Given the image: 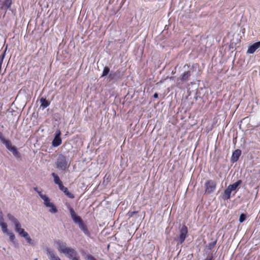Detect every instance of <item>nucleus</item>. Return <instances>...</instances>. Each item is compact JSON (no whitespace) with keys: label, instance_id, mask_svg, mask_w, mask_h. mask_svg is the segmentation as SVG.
<instances>
[{"label":"nucleus","instance_id":"obj_22","mask_svg":"<svg viewBox=\"0 0 260 260\" xmlns=\"http://www.w3.org/2000/svg\"><path fill=\"white\" fill-rule=\"evenodd\" d=\"M110 72V68L107 66L105 67L101 77L109 75Z\"/></svg>","mask_w":260,"mask_h":260},{"label":"nucleus","instance_id":"obj_19","mask_svg":"<svg viewBox=\"0 0 260 260\" xmlns=\"http://www.w3.org/2000/svg\"><path fill=\"white\" fill-rule=\"evenodd\" d=\"M41 107H42L43 109L48 107L50 105V102L47 101L46 98H41L40 99Z\"/></svg>","mask_w":260,"mask_h":260},{"label":"nucleus","instance_id":"obj_13","mask_svg":"<svg viewBox=\"0 0 260 260\" xmlns=\"http://www.w3.org/2000/svg\"><path fill=\"white\" fill-rule=\"evenodd\" d=\"M12 4V0H5L2 3V6L0 7V10H7L9 9Z\"/></svg>","mask_w":260,"mask_h":260},{"label":"nucleus","instance_id":"obj_38","mask_svg":"<svg viewBox=\"0 0 260 260\" xmlns=\"http://www.w3.org/2000/svg\"><path fill=\"white\" fill-rule=\"evenodd\" d=\"M174 78H175V77L172 76V77H171L170 78V80H173L174 79Z\"/></svg>","mask_w":260,"mask_h":260},{"label":"nucleus","instance_id":"obj_27","mask_svg":"<svg viewBox=\"0 0 260 260\" xmlns=\"http://www.w3.org/2000/svg\"><path fill=\"white\" fill-rule=\"evenodd\" d=\"M216 242L217 241L215 240L213 242H210L206 246V247L208 249L211 250L215 246V244H216Z\"/></svg>","mask_w":260,"mask_h":260},{"label":"nucleus","instance_id":"obj_4","mask_svg":"<svg viewBox=\"0 0 260 260\" xmlns=\"http://www.w3.org/2000/svg\"><path fill=\"white\" fill-rule=\"evenodd\" d=\"M188 234L187 226L183 224L179 231V236L175 239L178 242V244H182L185 241Z\"/></svg>","mask_w":260,"mask_h":260},{"label":"nucleus","instance_id":"obj_21","mask_svg":"<svg viewBox=\"0 0 260 260\" xmlns=\"http://www.w3.org/2000/svg\"><path fill=\"white\" fill-rule=\"evenodd\" d=\"M21 236L24 237L29 244L31 245H33L34 244V241L31 239L26 232L22 234Z\"/></svg>","mask_w":260,"mask_h":260},{"label":"nucleus","instance_id":"obj_37","mask_svg":"<svg viewBox=\"0 0 260 260\" xmlns=\"http://www.w3.org/2000/svg\"><path fill=\"white\" fill-rule=\"evenodd\" d=\"M34 189L37 191L38 192V191H39L38 189V188L37 187H34Z\"/></svg>","mask_w":260,"mask_h":260},{"label":"nucleus","instance_id":"obj_16","mask_svg":"<svg viewBox=\"0 0 260 260\" xmlns=\"http://www.w3.org/2000/svg\"><path fill=\"white\" fill-rule=\"evenodd\" d=\"M232 191L228 188V187L224 190V192L222 196V198L223 200H228L230 199L231 194Z\"/></svg>","mask_w":260,"mask_h":260},{"label":"nucleus","instance_id":"obj_28","mask_svg":"<svg viewBox=\"0 0 260 260\" xmlns=\"http://www.w3.org/2000/svg\"><path fill=\"white\" fill-rule=\"evenodd\" d=\"M7 234L9 235L10 240L11 242L14 243V240L15 239V235L13 233H11V232H8L7 233Z\"/></svg>","mask_w":260,"mask_h":260},{"label":"nucleus","instance_id":"obj_34","mask_svg":"<svg viewBox=\"0 0 260 260\" xmlns=\"http://www.w3.org/2000/svg\"><path fill=\"white\" fill-rule=\"evenodd\" d=\"M72 260H80L79 257L77 255V256H74V257L71 258Z\"/></svg>","mask_w":260,"mask_h":260},{"label":"nucleus","instance_id":"obj_5","mask_svg":"<svg viewBox=\"0 0 260 260\" xmlns=\"http://www.w3.org/2000/svg\"><path fill=\"white\" fill-rule=\"evenodd\" d=\"M123 76V74L119 70L116 71H111L108 76L107 80L109 82H116L121 79Z\"/></svg>","mask_w":260,"mask_h":260},{"label":"nucleus","instance_id":"obj_29","mask_svg":"<svg viewBox=\"0 0 260 260\" xmlns=\"http://www.w3.org/2000/svg\"><path fill=\"white\" fill-rule=\"evenodd\" d=\"M246 215L244 213H242L240 215V217H239V222L240 223H242L246 220Z\"/></svg>","mask_w":260,"mask_h":260},{"label":"nucleus","instance_id":"obj_39","mask_svg":"<svg viewBox=\"0 0 260 260\" xmlns=\"http://www.w3.org/2000/svg\"><path fill=\"white\" fill-rule=\"evenodd\" d=\"M230 48H233V47H231V46H230Z\"/></svg>","mask_w":260,"mask_h":260},{"label":"nucleus","instance_id":"obj_33","mask_svg":"<svg viewBox=\"0 0 260 260\" xmlns=\"http://www.w3.org/2000/svg\"><path fill=\"white\" fill-rule=\"evenodd\" d=\"M204 260H214L213 258V254L211 253V254L208 255L207 256V257L205 259H204Z\"/></svg>","mask_w":260,"mask_h":260},{"label":"nucleus","instance_id":"obj_14","mask_svg":"<svg viewBox=\"0 0 260 260\" xmlns=\"http://www.w3.org/2000/svg\"><path fill=\"white\" fill-rule=\"evenodd\" d=\"M59 189L62 191L64 194L67 196L69 198H71V199H73L74 198V195L71 192H70L69 190H68V189L63 186V185L62 184L61 186H60L59 187Z\"/></svg>","mask_w":260,"mask_h":260},{"label":"nucleus","instance_id":"obj_10","mask_svg":"<svg viewBox=\"0 0 260 260\" xmlns=\"http://www.w3.org/2000/svg\"><path fill=\"white\" fill-rule=\"evenodd\" d=\"M0 141L3 144L5 145L7 149L9 150H10L11 148L13 146L12 145L11 142L9 140H6L2 132H0Z\"/></svg>","mask_w":260,"mask_h":260},{"label":"nucleus","instance_id":"obj_20","mask_svg":"<svg viewBox=\"0 0 260 260\" xmlns=\"http://www.w3.org/2000/svg\"><path fill=\"white\" fill-rule=\"evenodd\" d=\"M9 151L12 152L13 154L16 158H19L21 157L20 153L18 151L17 148L15 146H13L12 148H11Z\"/></svg>","mask_w":260,"mask_h":260},{"label":"nucleus","instance_id":"obj_7","mask_svg":"<svg viewBox=\"0 0 260 260\" xmlns=\"http://www.w3.org/2000/svg\"><path fill=\"white\" fill-rule=\"evenodd\" d=\"M216 184L215 182L212 180H208L205 184V193L210 194L215 189Z\"/></svg>","mask_w":260,"mask_h":260},{"label":"nucleus","instance_id":"obj_15","mask_svg":"<svg viewBox=\"0 0 260 260\" xmlns=\"http://www.w3.org/2000/svg\"><path fill=\"white\" fill-rule=\"evenodd\" d=\"M14 224H15L16 232H17L20 236L25 232L24 230L21 228V224L18 220Z\"/></svg>","mask_w":260,"mask_h":260},{"label":"nucleus","instance_id":"obj_35","mask_svg":"<svg viewBox=\"0 0 260 260\" xmlns=\"http://www.w3.org/2000/svg\"><path fill=\"white\" fill-rule=\"evenodd\" d=\"M153 97L154 98H157L158 97V94L157 93H155L154 94H153Z\"/></svg>","mask_w":260,"mask_h":260},{"label":"nucleus","instance_id":"obj_40","mask_svg":"<svg viewBox=\"0 0 260 260\" xmlns=\"http://www.w3.org/2000/svg\"><path fill=\"white\" fill-rule=\"evenodd\" d=\"M60 260H61V259H60Z\"/></svg>","mask_w":260,"mask_h":260},{"label":"nucleus","instance_id":"obj_25","mask_svg":"<svg viewBox=\"0 0 260 260\" xmlns=\"http://www.w3.org/2000/svg\"><path fill=\"white\" fill-rule=\"evenodd\" d=\"M79 225V228L83 231L84 233H86V232L87 231V229L86 228V225L84 223L83 220L80 222L79 224H78Z\"/></svg>","mask_w":260,"mask_h":260},{"label":"nucleus","instance_id":"obj_2","mask_svg":"<svg viewBox=\"0 0 260 260\" xmlns=\"http://www.w3.org/2000/svg\"><path fill=\"white\" fill-rule=\"evenodd\" d=\"M58 246V250L59 252L63 253L68 258L71 259L74 256H77L78 253L74 248L68 247L67 244L61 241L58 240L56 242Z\"/></svg>","mask_w":260,"mask_h":260},{"label":"nucleus","instance_id":"obj_18","mask_svg":"<svg viewBox=\"0 0 260 260\" xmlns=\"http://www.w3.org/2000/svg\"><path fill=\"white\" fill-rule=\"evenodd\" d=\"M51 175L54 178V183L56 184H57L59 187L63 184L62 181L60 180L59 176L57 174H56L55 173H52Z\"/></svg>","mask_w":260,"mask_h":260},{"label":"nucleus","instance_id":"obj_26","mask_svg":"<svg viewBox=\"0 0 260 260\" xmlns=\"http://www.w3.org/2000/svg\"><path fill=\"white\" fill-rule=\"evenodd\" d=\"M7 217L8 219L11 221L13 223H15L16 221H18V220L12 215H11L10 213H8L7 215Z\"/></svg>","mask_w":260,"mask_h":260},{"label":"nucleus","instance_id":"obj_24","mask_svg":"<svg viewBox=\"0 0 260 260\" xmlns=\"http://www.w3.org/2000/svg\"><path fill=\"white\" fill-rule=\"evenodd\" d=\"M0 226L2 227V230L4 233H8L9 232L7 229V224L4 221L0 222Z\"/></svg>","mask_w":260,"mask_h":260},{"label":"nucleus","instance_id":"obj_12","mask_svg":"<svg viewBox=\"0 0 260 260\" xmlns=\"http://www.w3.org/2000/svg\"><path fill=\"white\" fill-rule=\"evenodd\" d=\"M241 154V150L240 149L235 150L232 154V156L231 157V161L232 162H236L239 158Z\"/></svg>","mask_w":260,"mask_h":260},{"label":"nucleus","instance_id":"obj_30","mask_svg":"<svg viewBox=\"0 0 260 260\" xmlns=\"http://www.w3.org/2000/svg\"><path fill=\"white\" fill-rule=\"evenodd\" d=\"M5 52L3 53L0 55V71H1V69H2V63H3V60H4V58H5Z\"/></svg>","mask_w":260,"mask_h":260},{"label":"nucleus","instance_id":"obj_6","mask_svg":"<svg viewBox=\"0 0 260 260\" xmlns=\"http://www.w3.org/2000/svg\"><path fill=\"white\" fill-rule=\"evenodd\" d=\"M41 198L44 201V205L47 207H50L49 212L52 213H56L57 212V209L53 203L50 202V199L47 196H41Z\"/></svg>","mask_w":260,"mask_h":260},{"label":"nucleus","instance_id":"obj_8","mask_svg":"<svg viewBox=\"0 0 260 260\" xmlns=\"http://www.w3.org/2000/svg\"><path fill=\"white\" fill-rule=\"evenodd\" d=\"M61 132L59 129H57L55 132V136L52 142V145L54 147H57L61 143V139L60 138Z\"/></svg>","mask_w":260,"mask_h":260},{"label":"nucleus","instance_id":"obj_31","mask_svg":"<svg viewBox=\"0 0 260 260\" xmlns=\"http://www.w3.org/2000/svg\"><path fill=\"white\" fill-rule=\"evenodd\" d=\"M68 209L70 211L71 217L76 215L74 209L72 208L70 205L68 206Z\"/></svg>","mask_w":260,"mask_h":260},{"label":"nucleus","instance_id":"obj_32","mask_svg":"<svg viewBox=\"0 0 260 260\" xmlns=\"http://www.w3.org/2000/svg\"><path fill=\"white\" fill-rule=\"evenodd\" d=\"M138 213V211H129L127 213V216L129 217H132L134 215Z\"/></svg>","mask_w":260,"mask_h":260},{"label":"nucleus","instance_id":"obj_9","mask_svg":"<svg viewBox=\"0 0 260 260\" xmlns=\"http://www.w3.org/2000/svg\"><path fill=\"white\" fill-rule=\"evenodd\" d=\"M45 250L50 260H60V258L56 255L54 250L48 247H46Z\"/></svg>","mask_w":260,"mask_h":260},{"label":"nucleus","instance_id":"obj_17","mask_svg":"<svg viewBox=\"0 0 260 260\" xmlns=\"http://www.w3.org/2000/svg\"><path fill=\"white\" fill-rule=\"evenodd\" d=\"M242 181L241 180H239L235 183L230 184L228 186V188L232 191H236L238 186L241 184Z\"/></svg>","mask_w":260,"mask_h":260},{"label":"nucleus","instance_id":"obj_11","mask_svg":"<svg viewBox=\"0 0 260 260\" xmlns=\"http://www.w3.org/2000/svg\"><path fill=\"white\" fill-rule=\"evenodd\" d=\"M260 47V41L254 43L250 45L247 50V53L248 54H253L254 52Z\"/></svg>","mask_w":260,"mask_h":260},{"label":"nucleus","instance_id":"obj_36","mask_svg":"<svg viewBox=\"0 0 260 260\" xmlns=\"http://www.w3.org/2000/svg\"><path fill=\"white\" fill-rule=\"evenodd\" d=\"M38 194H39V196H40V197H41V196H42H42H46V195H45V194H43L42 193V192H41V191H38Z\"/></svg>","mask_w":260,"mask_h":260},{"label":"nucleus","instance_id":"obj_1","mask_svg":"<svg viewBox=\"0 0 260 260\" xmlns=\"http://www.w3.org/2000/svg\"><path fill=\"white\" fill-rule=\"evenodd\" d=\"M183 69L185 71L182 73L176 80V86L181 88L183 84L189 81L191 73L193 71L192 68H189V66L186 64L184 66Z\"/></svg>","mask_w":260,"mask_h":260},{"label":"nucleus","instance_id":"obj_23","mask_svg":"<svg viewBox=\"0 0 260 260\" xmlns=\"http://www.w3.org/2000/svg\"><path fill=\"white\" fill-rule=\"evenodd\" d=\"M72 218L74 222L76 224H79L82 221V218L77 214L72 217Z\"/></svg>","mask_w":260,"mask_h":260},{"label":"nucleus","instance_id":"obj_3","mask_svg":"<svg viewBox=\"0 0 260 260\" xmlns=\"http://www.w3.org/2000/svg\"><path fill=\"white\" fill-rule=\"evenodd\" d=\"M55 164L56 168L61 171H65L69 166L67 157L62 154L58 155Z\"/></svg>","mask_w":260,"mask_h":260}]
</instances>
